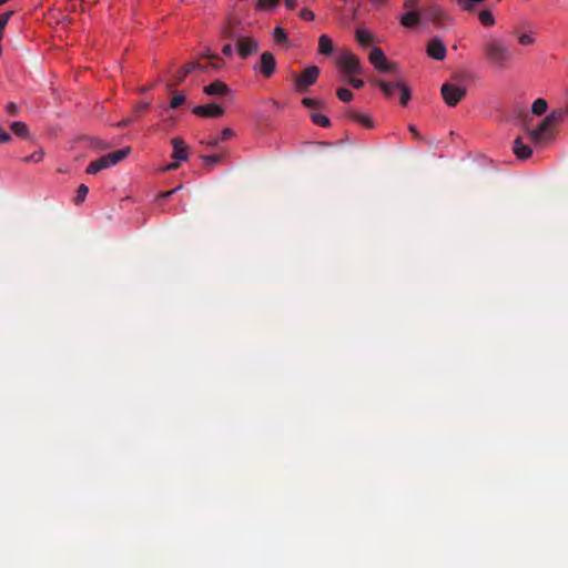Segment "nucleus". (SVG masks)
Returning a JSON list of instances; mask_svg holds the SVG:
<instances>
[{"label":"nucleus","instance_id":"f257e3e1","mask_svg":"<svg viewBox=\"0 0 568 568\" xmlns=\"http://www.w3.org/2000/svg\"><path fill=\"white\" fill-rule=\"evenodd\" d=\"M484 52L489 64L498 69L506 68L513 59L510 48L500 39L488 40L484 44Z\"/></svg>","mask_w":568,"mask_h":568},{"label":"nucleus","instance_id":"f03ea898","mask_svg":"<svg viewBox=\"0 0 568 568\" xmlns=\"http://www.w3.org/2000/svg\"><path fill=\"white\" fill-rule=\"evenodd\" d=\"M561 113L552 112L547 115L541 123L532 130L527 131L529 140L536 145L540 146L551 139L552 126L557 120L561 118Z\"/></svg>","mask_w":568,"mask_h":568},{"label":"nucleus","instance_id":"7ed1b4c3","mask_svg":"<svg viewBox=\"0 0 568 568\" xmlns=\"http://www.w3.org/2000/svg\"><path fill=\"white\" fill-rule=\"evenodd\" d=\"M130 153H131V148L125 146L115 152L105 154V155L90 162V164L87 166L85 171L88 174H97L98 172H100L102 170H105V169L116 165L119 162H121L122 160L128 158Z\"/></svg>","mask_w":568,"mask_h":568},{"label":"nucleus","instance_id":"20e7f679","mask_svg":"<svg viewBox=\"0 0 568 568\" xmlns=\"http://www.w3.org/2000/svg\"><path fill=\"white\" fill-rule=\"evenodd\" d=\"M442 98L448 106H456L467 93V85L459 79L453 78L442 85Z\"/></svg>","mask_w":568,"mask_h":568},{"label":"nucleus","instance_id":"39448f33","mask_svg":"<svg viewBox=\"0 0 568 568\" xmlns=\"http://www.w3.org/2000/svg\"><path fill=\"white\" fill-rule=\"evenodd\" d=\"M337 68L345 75H356L363 72L362 63L354 53L349 51H343L336 59Z\"/></svg>","mask_w":568,"mask_h":568},{"label":"nucleus","instance_id":"423d86ee","mask_svg":"<svg viewBox=\"0 0 568 568\" xmlns=\"http://www.w3.org/2000/svg\"><path fill=\"white\" fill-rule=\"evenodd\" d=\"M320 75V68L316 65L307 67L298 77L294 80V88L297 92H304L313 85Z\"/></svg>","mask_w":568,"mask_h":568},{"label":"nucleus","instance_id":"0eeeda50","mask_svg":"<svg viewBox=\"0 0 568 568\" xmlns=\"http://www.w3.org/2000/svg\"><path fill=\"white\" fill-rule=\"evenodd\" d=\"M368 61L377 71L383 73L390 71L394 65L387 60L384 51L379 47L372 48L368 54Z\"/></svg>","mask_w":568,"mask_h":568},{"label":"nucleus","instance_id":"6e6552de","mask_svg":"<svg viewBox=\"0 0 568 568\" xmlns=\"http://www.w3.org/2000/svg\"><path fill=\"white\" fill-rule=\"evenodd\" d=\"M426 53L433 60L443 61L446 58L447 49L439 37H433L426 43Z\"/></svg>","mask_w":568,"mask_h":568},{"label":"nucleus","instance_id":"1a4fd4ad","mask_svg":"<svg viewBox=\"0 0 568 568\" xmlns=\"http://www.w3.org/2000/svg\"><path fill=\"white\" fill-rule=\"evenodd\" d=\"M275 65L273 53L265 51L261 54L258 63L254 65V71L270 78L275 72Z\"/></svg>","mask_w":568,"mask_h":568},{"label":"nucleus","instance_id":"9d476101","mask_svg":"<svg viewBox=\"0 0 568 568\" xmlns=\"http://www.w3.org/2000/svg\"><path fill=\"white\" fill-rule=\"evenodd\" d=\"M260 49V42L252 37H241L236 41V50L242 58H247L256 53Z\"/></svg>","mask_w":568,"mask_h":568},{"label":"nucleus","instance_id":"9b49d317","mask_svg":"<svg viewBox=\"0 0 568 568\" xmlns=\"http://www.w3.org/2000/svg\"><path fill=\"white\" fill-rule=\"evenodd\" d=\"M193 113L203 118L209 119H219L224 115L225 110L219 104H204V105H196L193 109Z\"/></svg>","mask_w":568,"mask_h":568},{"label":"nucleus","instance_id":"f8f14e48","mask_svg":"<svg viewBox=\"0 0 568 568\" xmlns=\"http://www.w3.org/2000/svg\"><path fill=\"white\" fill-rule=\"evenodd\" d=\"M203 92L210 97H232V89L223 81L216 80L203 88Z\"/></svg>","mask_w":568,"mask_h":568},{"label":"nucleus","instance_id":"ddd939ff","mask_svg":"<svg viewBox=\"0 0 568 568\" xmlns=\"http://www.w3.org/2000/svg\"><path fill=\"white\" fill-rule=\"evenodd\" d=\"M173 153L172 156L176 161H186L189 159V146L184 143V141L180 138H174L172 140Z\"/></svg>","mask_w":568,"mask_h":568},{"label":"nucleus","instance_id":"4468645a","mask_svg":"<svg viewBox=\"0 0 568 568\" xmlns=\"http://www.w3.org/2000/svg\"><path fill=\"white\" fill-rule=\"evenodd\" d=\"M514 153L520 160H527L532 154V150L529 145L524 144L520 138H517L514 142Z\"/></svg>","mask_w":568,"mask_h":568},{"label":"nucleus","instance_id":"2eb2a0df","mask_svg":"<svg viewBox=\"0 0 568 568\" xmlns=\"http://www.w3.org/2000/svg\"><path fill=\"white\" fill-rule=\"evenodd\" d=\"M334 51L333 40L327 34H321L318 38V53L329 55Z\"/></svg>","mask_w":568,"mask_h":568},{"label":"nucleus","instance_id":"dca6fc26","mask_svg":"<svg viewBox=\"0 0 568 568\" xmlns=\"http://www.w3.org/2000/svg\"><path fill=\"white\" fill-rule=\"evenodd\" d=\"M355 39L359 45L365 47L374 39V34L366 28L359 27L355 30Z\"/></svg>","mask_w":568,"mask_h":568},{"label":"nucleus","instance_id":"f3484780","mask_svg":"<svg viewBox=\"0 0 568 568\" xmlns=\"http://www.w3.org/2000/svg\"><path fill=\"white\" fill-rule=\"evenodd\" d=\"M400 22L406 28L415 27L419 23V13L416 11H408L402 16Z\"/></svg>","mask_w":568,"mask_h":568},{"label":"nucleus","instance_id":"a211bd4d","mask_svg":"<svg viewBox=\"0 0 568 568\" xmlns=\"http://www.w3.org/2000/svg\"><path fill=\"white\" fill-rule=\"evenodd\" d=\"M378 87L387 98H393L396 91H398V83H388L385 81H378Z\"/></svg>","mask_w":568,"mask_h":568},{"label":"nucleus","instance_id":"6ab92c4d","mask_svg":"<svg viewBox=\"0 0 568 568\" xmlns=\"http://www.w3.org/2000/svg\"><path fill=\"white\" fill-rule=\"evenodd\" d=\"M478 19L485 27H491L495 24V17L489 10H481L478 14Z\"/></svg>","mask_w":568,"mask_h":568},{"label":"nucleus","instance_id":"aec40b11","mask_svg":"<svg viewBox=\"0 0 568 568\" xmlns=\"http://www.w3.org/2000/svg\"><path fill=\"white\" fill-rule=\"evenodd\" d=\"M548 109V103L545 99H537L531 105V112L536 115L544 114Z\"/></svg>","mask_w":568,"mask_h":568},{"label":"nucleus","instance_id":"412c9836","mask_svg":"<svg viewBox=\"0 0 568 568\" xmlns=\"http://www.w3.org/2000/svg\"><path fill=\"white\" fill-rule=\"evenodd\" d=\"M11 130L14 134L22 138L28 136L29 133L27 124L21 121L12 122Z\"/></svg>","mask_w":568,"mask_h":568},{"label":"nucleus","instance_id":"4be33fe9","mask_svg":"<svg viewBox=\"0 0 568 568\" xmlns=\"http://www.w3.org/2000/svg\"><path fill=\"white\" fill-rule=\"evenodd\" d=\"M355 120L363 126L371 129L374 126L373 119L369 114L366 113H358L355 115Z\"/></svg>","mask_w":568,"mask_h":568},{"label":"nucleus","instance_id":"5701e85b","mask_svg":"<svg viewBox=\"0 0 568 568\" xmlns=\"http://www.w3.org/2000/svg\"><path fill=\"white\" fill-rule=\"evenodd\" d=\"M273 40L278 43H284L287 41V33L282 27H276L272 33Z\"/></svg>","mask_w":568,"mask_h":568},{"label":"nucleus","instance_id":"b1692460","mask_svg":"<svg viewBox=\"0 0 568 568\" xmlns=\"http://www.w3.org/2000/svg\"><path fill=\"white\" fill-rule=\"evenodd\" d=\"M398 91L400 92V103L403 105H406L408 101L410 100V90L407 85L404 83L398 82Z\"/></svg>","mask_w":568,"mask_h":568},{"label":"nucleus","instance_id":"393cba45","mask_svg":"<svg viewBox=\"0 0 568 568\" xmlns=\"http://www.w3.org/2000/svg\"><path fill=\"white\" fill-rule=\"evenodd\" d=\"M89 193V187L85 184H81L78 187L77 195L74 197L75 204H81L85 201Z\"/></svg>","mask_w":568,"mask_h":568},{"label":"nucleus","instance_id":"a878e982","mask_svg":"<svg viewBox=\"0 0 568 568\" xmlns=\"http://www.w3.org/2000/svg\"><path fill=\"white\" fill-rule=\"evenodd\" d=\"M311 118L315 124L323 126V128L328 126L331 123L329 119L325 114H322V113H312Z\"/></svg>","mask_w":568,"mask_h":568},{"label":"nucleus","instance_id":"bb28decb","mask_svg":"<svg viewBox=\"0 0 568 568\" xmlns=\"http://www.w3.org/2000/svg\"><path fill=\"white\" fill-rule=\"evenodd\" d=\"M336 94H337V98L343 102H349L354 98L352 91L347 88L337 89Z\"/></svg>","mask_w":568,"mask_h":568},{"label":"nucleus","instance_id":"cd10ccee","mask_svg":"<svg viewBox=\"0 0 568 568\" xmlns=\"http://www.w3.org/2000/svg\"><path fill=\"white\" fill-rule=\"evenodd\" d=\"M280 0H257V9L260 10H272L278 4Z\"/></svg>","mask_w":568,"mask_h":568},{"label":"nucleus","instance_id":"c85d7f7f","mask_svg":"<svg viewBox=\"0 0 568 568\" xmlns=\"http://www.w3.org/2000/svg\"><path fill=\"white\" fill-rule=\"evenodd\" d=\"M201 160L209 169H212L221 160V156L220 155H203V156H201Z\"/></svg>","mask_w":568,"mask_h":568},{"label":"nucleus","instance_id":"c756f323","mask_svg":"<svg viewBox=\"0 0 568 568\" xmlns=\"http://www.w3.org/2000/svg\"><path fill=\"white\" fill-rule=\"evenodd\" d=\"M44 156V152L42 149H39L37 150L36 152H33L32 154H30L29 156H27L24 159V162H34V163H38L40 161H42Z\"/></svg>","mask_w":568,"mask_h":568},{"label":"nucleus","instance_id":"7c9ffc66","mask_svg":"<svg viewBox=\"0 0 568 568\" xmlns=\"http://www.w3.org/2000/svg\"><path fill=\"white\" fill-rule=\"evenodd\" d=\"M205 69L204 65H201L197 62H190L189 64L184 65V75H187L189 73L200 70L203 71Z\"/></svg>","mask_w":568,"mask_h":568},{"label":"nucleus","instance_id":"2f4dec72","mask_svg":"<svg viewBox=\"0 0 568 568\" xmlns=\"http://www.w3.org/2000/svg\"><path fill=\"white\" fill-rule=\"evenodd\" d=\"M185 101V97L182 93L174 94L170 101V108L175 109Z\"/></svg>","mask_w":568,"mask_h":568},{"label":"nucleus","instance_id":"473e14b6","mask_svg":"<svg viewBox=\"0 0 568 568\" xmlns=\"http://www.w3.org/2000/svg\"><path fill=\"white\" fill-rule=\"evenodd\" d=\"M236 136V133L233 129L231 128H224L221 133H220V138L222 139V141H226V140H231L233 138Z\"/></svg>","mask_w":568,"mask_h":568},{"label":"nucleus","instance_id":"72a5a7b5","mask_svg":"<svg viewBox=\"0 0 568 568\" xmlns=\"http://www.w3.org/2000/svg\"><path fill=\"white\" fill-rule=\"evenodd\" d=\"M300 17L303 19V20H307V21H313L314 18H315V14L312 10L307 9V8H304L300 11Z\"/></svg>","mask_w":568,"mask_h":568},{"label":"nucleus","instance_id":"f704fd0d","mask_svg":"<svg viewBox=\"0 0 568 568\" xmlns=\"http://www.w3.org/2000/svg\"><path fill=\"white\" fill-rule=\"evenodd\" d=\"M518 41L521 45H530L535 42V39L530 34L524 33L519 37Z\"/></svg>","mask_w":568,"mask_h":568},{"label":"nucleus","instance_id":"c9c22d12","mask_svg":"<svg viewBox=\"0 0 568 568\" xmlns=\"http://www.w3.org/2000/svg\"><path fill=\"white\" fill-rule=\"evenodd\" d=\"M347 81L355 89L364 87V81L362 79L354 78V75H348Z\"/></svg>","mask_w":568,"mask_h":568},{"label":"nucleus","instance_id":"e433bc0d","mask_svg":"<svg viewBox=\"0 0 568 568\" xmlns=\"http://www.w3.org/2000/svg\"><path fill=\"white\" fill-rule=\"evenodd\" d=\"M221 142H223L222 139L220 138V135H216L207 139L205 144L209 148H217Z\"/></svg>","mask_w":568,"mask_h":568},{"label":"nucleus","instance_id":"4c0bfd02","mask_svg":"<svg viewBox=\"0 0 568 568\" xmlns=\"http://www.w3.org/2000/svg\"><path fill=\"white\" fill-rule=\"evenodd\" d=\"M302 102L306 108H310V109L317 108L320 105V101L312 99V98H304Z\"/></svg>","mask_w":568,"mask_h":568},{"label":"nucleus","instance_id":"58836bf2","mask_svg":"<svg viewBox=\"0 0 568 568\" xmlns=\"http://www.w3.org/2000/svg\"><path fill=\"white\" fill-rule=\"evenodd\" d=\"M12 12H6L2 16H0V29L4 30V27L7 26Z\"/></svg>","mask_w":568,"mask_h":568},{"label":"nucleus","instance_id":"ea45409f","mask_svg":"<svg viewBox=\"0 0 568 568\" xmlns=\"http://www.w3.org/2000/svg\"><path fill=\"white\" fill-rule=\"evenodd\" d=\"M10 141V134L6 132L0 125V143H7Z\"/></svg>","mask_w":568,"mask_h":568},{"label":"nucleus","instance_id":"a19ab883","mask_svg":"<svg viewBox=\"0 0 568 568\" xmlns=\"http://www.w3.org/2000/svg\"><path fill=\"white\" fill-rule=\"evenodd\" d=\"M150 103L146 102V101H143V102H140L136 106H135V111L136 112H142L144 110H146L149 108Z\"/></svg>","mask_w":568,"mask_h":568},{"label":"nucleus","instance_id":"79ce46f5","mask_svg":"<svg viewBox=\"0 0 568 568\" xmlns=\"http://www.w3.org/2000/svg\"><path fill=\"white\" fill-rule=\"evenodd\" d=\"M223 54L230 57L233 53V47L231 44H225L222 49Z\"/></svg>","mask_w":568,"mask_h":568},{"label":"nucleus","instance_id":"37998d69","mask_svg":"<svg viewBox=\"0 0 568 568\" xmlns=\"http://www.w3.org/2000/svg\"><path fill=\"white\" fill-rule=\"evenodd\" d=\"M284 3L286 6V8L293 9V8H295L297 0H284Z\"/></svg>","mask_w":568,"mask_h":568},{"label":"nucleus","instance_id":"c03bdc74","mask_svg":"<svg viewBox=\"0 0 568 568\" xmlns=\"http://www.w3.org/2000/svg\"><path fill=\"white\" fill-rule=\"evenodd\" d=\"M178 166H179L178 162H172V163L168 164L165 168H163V171H172V170H175Z\"/></svg>","mask_w":568,"mask_h":568},{"label":"nucleus","instance_id":"a18cd8bd","mask_svg":"<svg viewBox=\"0 0 568 568\" xmlns=\"http://www.w3.org/2000/svg\"><path fill=\"white\" fill-rule=\"evenodd\" d=\"M371 1L375 7H382V6L386 4L389 0H371Z\"/></svg>","mask_w":568,"mask_h":568},{"label":"nucleus","instance_id":"49530a36","mask_svg":"<svg viewBox=\"0 0 568 568\" xmlns=\"http://www.w3.org/2000/svg\"><path fill=\"white\" fill-rule=\"evenodd\" d=\"M418 0H405L404 6L406 8H414Z\"/></svg>","mask_w":568,"mask_h":568},{"label":"nucleus","instance_id":"de8ad7c7","mask_svg":"<svg viewBox=\"0 0 568 568\" xmlns=\"http://www.w3.org/2000/svg\"><path fill=\"white\" fill-rule=\"evenodd\" d=\"M6 109H7L8 112H14L16 111V104L14 103H9L6 106Z\"/></svg>","mask_w":568,"mask_h":568},{"label":"nucleus","instance_id":"09e8293b","mask_svg":"<svg viewBox=\"0 0 568 568\" xmlns=\"http://www.w3.org/2000/svg\"><path fill=\"white\" fill-rule=\"evenodd\" d=\"M186 75H184V67L179 71L178 78L179 81H182Z\"/></svg>","mask_w":568,"mask_h":568},{"label":"nucleus","instance_id":"8fccbe9b","mask_svg":"<svg viewBox=\"0 0 568 568\" xmlns=\"http://www.w3.org/2000/svg\"><path fill=\"white\" fill-rule=\"evenodd\" d=\"M186 75H184V67L179 71L178 78L179 81H182Z\"/></svg>","mask_w":568,"mask_h":568},{"label":"nucleus","instance_id":"3c124183","mask_svg":"<svg viewBox=\"0 0 568 568\" xmlns=\"http://www.w3.org/2000/svg\"><path fill=\"white\" fill-rule=\"evenodd\" d=\"M207 68H212V69H214V70H219V69H220V67H219L217 64H215V63H210L209 65H206V67H205V69H204L203 71H206V70H207Z\"/></svg>","mask_w":568,"mask_h":568},{"label":"nucleus","instance_id":"603ef678","mask_svg":"<svg viewBox=\"0 0 568 568\" xmlns=\"http://www.w3.org/2000/svg\"><path fill=\"white\" fill-rule=\"evenodd\" d=\"M408 129H409V131H410L415 136H417V135H418L417 130H416V128H415L414 125H409V126H408Z\"/></svg>","mask_w":568,"mask_h":568},{"label":"nucleus","instance_id":"864d4df0","mask_svg":"<svg viewBox=\"0 0 568 568\" xmlns=\"http://www.w3.org/2000/svg\"><path fill=\"white\" fill-rule=\"evenodd\" d=\"M129 123H131V120L130 119H125L123 120L120 125H128Z\"/></svg>","mask_w":568,"mask_h":568},{"label":"nucleus","instance_id":"5fc2aeb1","mask_svg":"<svg viewBox=\"0 0 568 568\" xmlns=\"http://www.w3.org/2000/svg\"><path fill=\"white\" fill-rule=\"evenodd\" d=\"M181 187H182V186H181V185H179L176 189L171 190L170 192H168V195H171V194L175 193V192H176L178 190H180Z\"/></svg>","mask_w":568,"mask_h":568},{"label":"nucleus","instance_id":"6e6d98bb","mask_svg":"<svg viewBox=\"0 0 568 568\" xmlns=\"http://www.w3.org/2000/svg\"><path fill=\"white\" fill-rule=\"evenodd\" d=\"M148 90H149V88H148V87H143V88H140V89H139V91H140L141 93H145Z\"/></svg>","mask_w":568,"mask_h":568},{"label":"nucleus","instance_id":"4d7b16f0","mask_svg":"<svg viewBox=\"0 0 568 568\" xmlns=\"http://www.w3.org/2000/svg\"><path fill=\"white\" fill-rule=\"evenodd\" d=\"M433 10H434V12H436V14H442V9L440 8H434Z\"/></svg>","mask_w":568,"mask_h":568},{"label":"nucleus","instance_id":"13d9d810","mask_svg":"<svg viewBox=\"0 0 568 568\" xmlns=\"http://www.w3.org/2000/svg\"><path fill=\"white\" fill-rule=\"evenodd\" d=\"M9 0H0V6L8 2Z\"/></svg>","mask_w":568,"mask_h":568}]
</instances>
